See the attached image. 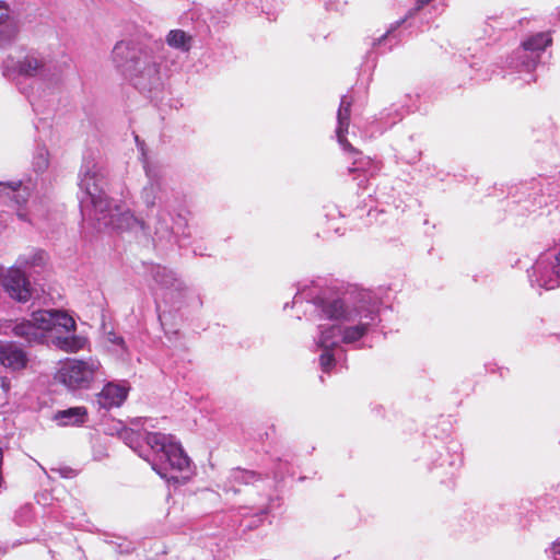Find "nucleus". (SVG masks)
<instances>
[{"instance_id": "obj_25", "label": "nucleus", "mask_w": 560, "mask_h": 560, "mask_svg": "<svg viewBox=\"0 0 560 560\" xmlns=\"http://www.w3.org/2000/svg\"><path fill=\"white\" fill-rule=\"evenodd\" d=\"M32 165L36 173H43L48 168V151L45 148L37 149L36 153L34 154Z\"/></svg>"}, {"instance_id": "obj_18", "label": "nucleus", "mask_w": 560, "mask_h": 560, "mask_svg": "<svg viewBox=\"0 0 560 560\" xmlns=\"http://www.w3.org/2000/svg\"><path fill=\"white\" fill-rule=\"evenodd\" d=\"M86 418L88 410L85 407H71L55 415V420L60 425H80L86 421Z\"/></svg>"}, {"instance_id": "obj_13", "label": "nucleus", "mask_w": 560, "mask_h": 560, "mask_svg": "<svg viewBox=\"0 0 560 560\" xmlns=\"http://www.w3.org/2000/svg\"><path fill=\"white\" fill-rule=\"evenodd\" d=\"M148 275L154 283V289L165 291L170 294H182L186 291L185 282L177 277V275L161 265H151L148 269Z\"/></svg>"}, {"instance_id": "obj_14", "label": "nucleus", "mask_w": 560, "mask_h": 560, "mask_svg": "<svg viewBox=\"0 0 560 560\" xmlns=\"http://www.w3.org/2000/svg\"><path fill=\"white\" fill-rule=\"evenodd\" d=\"M149 46L142 47L131 42H118L112 51L113 62L125 75L131 71L132 65H136L138 57Z\"/></svg>"}, {"instance_id": "obj_30", "label": "nucleus", "mask_w": 560, "mask_h": 560, "mask_svg": "<svg viewBox=\"0 0 560 560\" xmlns=\"http://www.w3.org/2000/svg\"><path fill=\"white\" fill-rule=\"evenodd\" d=\"M273 474H275V478L276 479H281L282 478V475L280 474V471L276 470Z\"/></svg>"}, {"instance_id": "obj_17", "label": "nucleus", "mask_w": 560, "mask_h": 560, "mask_svg": "<svg viewBox=\"0 0 560 560\" xmlns=\"http://www.w3.org/2000/svg\"><path fill=\"white\" fill-rule=\"evenodd\" d=\"M0 362L11 370H21L26 366L27 355L24 350L13 342L0 346Z\"/></svg>"}, {"instance_id": "obj_26", "label": "nucleus", "mask_w": 560, "mask_h": 560, "mask_svg": "<svg viewBox=\"0 0 560 560\" xmlns=\"http://www.w3.org/2000/svg\"><path fill=\"white\" fill-rule=\"evenodd\" d=\"M368 166L369 167L372 166V161L369 158H361L353 162V167H350L349 172L350 173L363 172V173H368V174L372 175L373 171L368 168Z\"/></svg>"}, {"instance_id": "obj_2", "label": "nucleus", "mask_w": 560, "mask_h": 560, "mask_svg": "<svg viewBox=\"0 0 560 560\" xmlns=\"http://www.w3.org/2000/svg\"><path fill=\"white\" fill-rule=\"evenodd\" d=\"M315 312L320 320L316 346L323 350L319 357L322 371L329 373L335 365L332 350L340 343H353L364 337L380 322L376 304H370L365 298L353 307L347 306L342 300H313Z\"/></svg>"}, {"instance_id": "obj_10", "label": "nucleus", "mask_w": 560, "mask_h": 560, "mask_svg": "<svg viewBox=\"0 0 560 560\" xmlns=\"http://www.w3.org/2000/svg\"><path fill=\"white\" fill-rule=\"evenodd\" d=\"M11 70L24 77H38L40 79L48 77V66L37 52L27 54L16 62H13L12 59L5 60L3 63L4 74L8 75Z\"/></svg>"}, {"instance_id": "obj_24", "label": "nucleus", "mask_w": 560, "mask_h": 560, "mask_svg": "<svg viewBox=\"0 0 560 560\" xmlns=\"http://www.w3.org/2000/svg\"><path fill=\"white\" fill-rule=\"evenodd\" d=\"M405 20L397 21L395 24L390 26V28L381 37L377 38V42L374 45L382 47L383 45H388V50L392 49L394 45L397 44V37L395 34L396 28L404 23Z\"/></svg>"}, {"instance_id": "obj_8", "label": "nucleus", "mask_w": 560, "mask_h": 560, "mask_svg": "<svg viewBox=\"0 0 560 560\" xmlns=\"http://www.w3.org/2000/svg\"><path fill=\"white\" fill-rule=\"evenodd\" d=\"M551 44V37L548 33H538L530 36L522 46L516 49L511 57L510 67L518 72H525L529 78L526 82L534 80L532 72L536 68L540 54Z\"/></svg>"}, {"instance_id": "obj_12", "label": "nucleus", "mask_w": 560, "mask_h": 560, "mask_svg": "<svg viewBox=\"0 0 560 560\" xmlns=\"http://www.w3.org/2000/svg\"><path fill=\"white\" fill-rule=\"evenodd\" d=\"M5 292L18 302H27L32 296V287L25 272L16 266L11 267L2 278Z\"/></svg>"}, {"instance_id": "obj_28", "label": "nucleus", "mask_w": 560, "mask_h": 560, "mask_svg": "<svg viewBox=\"0 0 560 560\" xmlns=\"http://www.w3.org/2000/svg\"><path fill=\"white\" fill-rule=\"evenodd\" d=\"M108 340L110 342L119 345V346L124 345V339L121 337L117 336L115 332H109L108 334Z\"/></svg>"}, {"instance_id": "obj_33", "label": "nucleus", "mask_w": 560, "mask_h": 560, "mask_svg": "<svg viewBox=\"0 0 560 560\" xmlns=\"http://www.w3.org/2000/svg\"><path fill=\"white\" fill-rule=\"evenodd\" d=\"M230 490H233L234 493H237V490L233 489V487H230Z\"/></svg>"}, {"instance_id": "obj_1", "label": "nucleus", "mask_w": 560, "mask_h": 560, "mask_svg": "<svg viewBox=\"0 0 560 560\" xmlns=\"http://www.w3.org/2000/svg\"><path fill=\"white\" fill-rule=\"evenodd\" d=\"M103 166L92 158H84L79 173L80 209L83 218L94 221L98 230L110 228L119 231H141L155 246L171 245L180 237H189L184 218H173L170 208L158 209L148 222L137 218L125 206L109 199L105 188Z\"/></svg>"}, {"instance_id": "obj_6", "label": "nucleus", "mask_w": 560, "mask_h": 560, "mask_svg": "<svg viewBox=\"0 0 560 560\" xmlns=\"http://www.w3.org/2000/svg\"><path fill=\"white\" fill-rule=\"evenodd\" d=\"M98 360L90 358L83 360H67L57 372V380L71 390L86 389L91 384L103 376Z\"/></svg>"}, {"instance_id": "obj_31", "label": "nucleus", "mask_w": 560, "mask_h": 560, "mask_svg": "<svg viewBox=\"0 0 560 560\" xmlns=\"http://www.w3.org/2000/svg\"><path fill=\"white\" fill-rule=\"evenodd\" d=\"M421 3H428L430 0H419Z\"/></svg>"}, {"instance_id": "obj_7", "label": "nucleus", "mask_w": 560, "mask_h": 560, "mask_svg": "<svg viewBox=\"0 0 560 560\" xmlns=\"http://www.w3.org/2000/svg\"><path fill=\"white\" fill-rule=\"evenodd\" d=\"M143 167L148 178V183L140 191V200L143 206L148 210L155 207L158 209L171 208L173 190L167 186L164 170L149 162H145Z\"/></svg>"}, {"instance_id": "obj_15", "label": "nucleus", "mask_w": 560, "mask_h": 560, "mask_svg": "<svg viewBox=\"0 0 560 560\" xmlns=\"http://www.w3.org/2000/svg\"><path fill=\"white\" fill-rule=\"evenodd\" d=\"M129 386L126 383H107L96 395V405L105 410L120 407L128 397Z\"/></svg>"}, {"instance_id": "obj_34", "label": "nucleus", "mask_w": 560, "mask_h": 560, "mask_svg": "<svg viewBox=\"0 0 560 560\" xmlns=\"http://www.w3.org/2000/svg\"><path fill=\"white\" fill-rule=\"evenodd\" d=\"M230 490H233L234 493H237V490L233 489V487H230Z\"/></svg>"}, {"instance_id": "obj_9", "label": "nucleus", "mask_w": 560, "mask_h": 560, "mask_svg": "<svg viewBox=\"0 0 560 560\" xmlns=\"http://www.w3.org/2000/svg\"><path fill=\"white\" fill-rule=\"evenodd\" d=\"M528 279L533 288L553 290L560 287V249L541 254L529 270Z\"/></svg>"}, {"instance_id": "obj_16", "label": "nucleus", "mask_w": 560, "mask_h": 560, "mask_svg": "<svg viewBox=\"0 0 560 560\" xmlns=\"http://www.w3.org/2000/svg\"><path fill=\"white\" fill-rule=\"evenodd\" d=\"M352 101L347 96L343 95L340 101V105L337 113V139L340 145L350 152H355L354 148L347 141L346 139V132L348 131L349 127V119H350V108H351Z\"/></svg>"}, {"instance_id": "obj_23", "label": "nucleus", "mask_w": 560, "mask_h": 560, "mask_svg": "<svg viewBox=\"0 0 560 560\" xmlns=\"http://www.w3.org/2000/svg\"><path fill=\"white\" fill-rule=\"evenodd\" d=\"M259 479V475L252 470H245L242 468H235L231 471L230 482L232 483H253Z\"/></svg>"}, {"instance_id": "obj_20", "label": "nucleus", "mask_w": 560, "mask_h": 560, "mask_svg": "<svg viewBox=\"0 0 560 560\" xmlns=\"http://www.w3.org/2000/svg\"><path fill=\"white\" fill-rule=\"evenodd\" d=\"M14 37V30L10 22L9 9L5 2L0 1V47L9 44Z\"/></svg>"}, {"instance_id": "obj_4", "label": "nucleus", "mask_w": 560, "mask_h": 560, "mask_svg": "<svg viewBox=\"0 0 560 560\" xmlns=\"http://www.w3.org/2000/svg\"><path fill=\"white\" fill-rule=\"evenodd\" d=\"M71 332L75 330V320L66 312L59 310H40L32 313L31 317L16 323L12 332L28 346L48 342L51 331Z\"/></svg>"}, {"instance_id": "obj_29", "label": "nucleus", "mask_w": 560, "mask_h": 560, "mask_svg": "<svg viewBox=\"0 0 560 560\" xmlns=\"http://www.w3.org/2000/svg\"><path fill=\"white\" fill-rule=\"evenodd\" d=\"M308 299L311 298L310 294H305L304 291H298V293L295 294L294 299H293V304H298L299 302H301L303 299Z\"/></svg>"}, {"instance_id": "obj_22", "label": "nucleus", "mask_w": 560, "mask_h": 560, "mask_svg": "<svg viewBox=\"0 0 560 560\" xmlns=\"http://www.w3.org/2000/svg\"><path fill=\"white\" fill-rule=\"evenodd\" d=\"M45 261V253L43 250H35L30 254L21 255L15 266L23 271L30 267H36L43 265Z\"/></svg>"}, {"instance_id": "obj_5", "label": "nucleus", "mask_w": 560, "mask_h": 560, "mask_svg": "<svg viewBox=\"0 0 560 560\" xmlns=\"http://www.w3.org/2000/svg\"><path fill=\"white\" fill-rule=\"evenodd\" d=\"M159 48L160 45L156 44L143 50L127 75L132 81L135 88L143 93H153L160 91L163 86L160 72V61L162 57L156 55Z\"/></svg>"}, {"instance_id": "obj_11", "label": "nucleus", "mask_w": 560, "mask_h": 560, "mask_svg": "<svg viewBox=\"0 0 560 560\" xmlns=\"http://www.w3.org/2000/svg\"><path fill=\"white\" fill-rule=\"evenodd\" d=\"M30 184L31 179H28L25 184L22 180L8 182L0 183V187L2 188L1 191L5 192V195L12 198L18 205L19 208L16 210V214L19 219L36 225L37 219L40 217V214L35 210L26 212L22 209V205H24L27 201L31 195Z\"/></svg>"}, {"instance_id": "obj_27", "label": "nucleus", "mask_w": 560, "mask_h": 560, "mask_svg": "<svg viewBox=\"0 0 560 560\" xmlns=\"http://www.w3.org/2000/svg\"><path fill=\"white\" fill-rule=\"evenodd\" d=\"M546 552L552 560H560V539L555 541Z\"/></svg>"}, {"instance_id": "obj_32", "label": "nucleus", "mask_w": 560, "mask_h": 560, "mask_svg": "<svg viewBox=\"0 0 560 560\" xmlns=\"http://www.w3.org/2000/svg\"><path fill=\"white\" fill-rule=\"evenodd\" d=\"M230 490H233L234 493H237V490L233 489V487H230Z\"/></svg>"}, {"instance_id": "obj_3", "label": "nucleus", "mask_w": 560, "mask_h": 560, "mask_svg": "<svg viewBox=\"0 0 560 560\" xmlns=\"http://www.w3.org/2000/svg\"><path fill=\"white\" fill-rule=\"evenodd\" d=\"M145 441L153 452L152 457L147 460L158 475L175 485H182L189 479L192 474L190 459L173 436L149 432Z\"/></svg>"}, {"instance_id": "obj_21", "label": "nucleus", "mask_w": 560, "mask_h": 560, "mask_svg": "<svg viewBox=\"0 0 560 560\" xmlns=\"http://www.w3.org/2000/svg\"><path fill=\"white\" fill-rule=\"evenodd\" d=\"M191 42L192 37L183 30H172L166 36V43L168 46L183 52L190 50Z\"/></svg>"}, {"instance_id": "obj_19", "label": "nucleus", "mask_w": 560, "mask_h": 560, "mask_svg": "<svg viewBox=\"0 0 560 560\" xmlns=\"http://www.w3.org/2000/svg\"><path fill=\"white\" fill-rule=\"evenodd\" d=\"M52 343L66 352H77L83 349L86 345V339L81 336H56L52 338Z\"/></svg>"}]
</instances>
